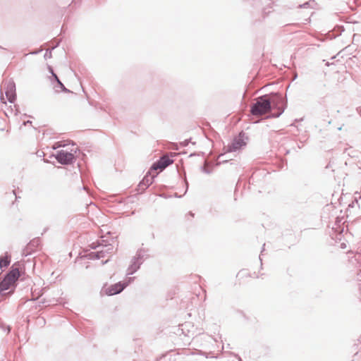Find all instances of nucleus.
<instances>
[{
	"label": "nucleus",
	"instance_id": "obj_24",
	"mask_svg": "<svg viewBox=\"0 0 361 361\" xmlns=\"http://www.w3.org/2000/svg\"><path fill=\"white\" fill-rule=\"evenodd\" d=\"M198 354H200V355H205L206 357H207V356L206 355V353L202 352V351H201V350H198Z\"/></svg>",
	"mask_w": 361,
	"mask_h": 361
},
{
	"label": "nucleus",
	"instance_id": "obj_6",
	"mask_svg": "<svg viewBox=\"0 0 361 361\" xmlns=\"http://www.w3.org/2000/svg\"><path fill=\"white\" fill-rule=\"evenodd\" d=\"M128 286V283L118 282L106 288L105 292L108 295H114L121 293Z\"/></svg>",
	"mask_w": 361,
	"mask_h": 361
},
{
	"label": "nucleus",
	"instance_id": "obj_17",
	"mask_svg": "<svg viewBox=\"0 0 361 361\" xmlns=\"http://www.w3.org/2000/svg\"><path fill=\"white\" fill-rule=\"evenodd\" d=\"M190 142V139L185 140L183 142H180V145L183 147H186Z\"/></svg>",
	"mask_w": 361,
	"mask_h": 361
},
{
	"label": "nucleus",
	"instance_id": "obj_22",
	"mask_svg": "<svg viewBox=\"0 0 361 361\" xmlns=\"http://www.w3.org/2000/svg\"><path fill=\"white\" fill-rule=\"evenodd\" d=\"M39 242V240L38 239H36V240H32V242L30 243L29 245L31 246V245H37Z\"/></svg>",
	"mask_w": 361,
	"mask_h": 361
},
{
	"label": "nucleus",
	"instance_id": "obj_25",
	"mask_svg": "<svg viewBox=\"0 0 361 361\" xmlns=\"http://www.w3.org/2000/svg\"><path fill=\"white\" fill-rule=\"evenodd\" d=\"M247 115H248V116H250V114H247ZM251 115H252V116H258V115H259V116H263L264 114H251Z\"/></svg>",
	"mask_w": 361,
	"mask_h": 361
},
{
	"label": "nucleus",
	"instance_id": "obj_2",
	"mask_svg": "<svg viewBox=\"0 0 361 361\" xmlns=\"http://www.w3.org/2000/svg\"><path fill=\"white\" fill-rule=\"evenodd\" d=\"M16 98V85L14 82L11 80L4 81L1 97L2 102L6 103V99H7L11 104H13Z\"/></svg>",
	"mask_w": 361,
	"mask_h": 361
},
{
	"label": "nucleus",
	"instance_id": "obj_4",
	"mask_svg": "<svg viewBox=\"0 0 361 361\" xmlns=\"http://www.w3.org/2000/svg\"><path fill=\"white\" fill-rule=\"evenodd\" d=\"M173 160L169 157L168 154L162 155L159 160L152 164L150 171H157L158 169L162 171L167 166L172 164Z\"/></svg>",
	"mask_w": 361,
	"mask_h": 361
},
{
	"label": "nucleus",
	"instance_id": "obj_18",
	"mask_svg": "<svg viewBox=\"0 0 361 361\" xmlns=\"http://www.w3.org/2000/svg\"><path fill=\"white\" fill-rule=\"evenodd\" d=\"M10 108L11 111H19V109L16 104H13V106H10Z\"/></svg>",
	"mask_w": 361,
	"mask_h": 361
},
{
	"label": "nucleus",
	"instance_id": "obj_30",
	"mask_svg": "<svg viewBox=\"0 0 361 361\" xmlns=\"http://www.w3.org/2000/svg\"><path fill=\"white\" fill-rule=\"evenodd\" d=\"M221 162H223V163H224V162H227V160H225V161H224V160H223Z\"/></svg>",
	"mask_w": 361,
	"mask_h": 361
},
{
	"label": "nucleus",
	"instance_id": "obj_20",
	"mask_svg": "<svg viewBox=\"0 0 361 361\" xmlns=\"http://www.w3.org/2000/svg\"><path fill=\"white\" fill-rule=\"evenodd\" d=\"M102 244L101 243H99L97 245H95V243H92V245H91V248L92 249H96L99 247H101Z\"/></svg>",
	"mask_w": 361,
	"mask_h": 361
},
{
	"label": "nucleus",
	"instance_id": "obj_31",
	"mask_svg": "<svg viewBox=\"0 0 361 361\" xmlns=\"http://www.w3.org/2000/svg\"><path fill=\"white\" fill-rule=\"evenodd\" d=\"M341 128H342L341 127H339V128H338V130H341Z\"/></svg>",
	"mask_w": 361,
	"mask_h": 361
},
{
	"label": "nucleus",
	"instance_id": "obj_3",
	"mask_svg": "<svg viewBox=\"0 0 361 361\" xmlns=\"http://www.w3.org/2000/svg\"><path fill=\"white\" fill-rule=\"evenodd\" d=\"M247 140V137L245 136V134L243 132L240 133L237 137L233 138L231 143L228 145V150L229 152H235L240 149L242 147L246 145Z\"/></svg>",
	"mask_w": 361,
	"mask_h": 361
},
{
	"label": "nucleus",
	"instance_id": "obj_12",
	"mask_svg": "<svg viewBox=\"0 0 361 361\" xmlns=\"http://www.w3.org/2000/svg\"><path fill=\"white\" fill-rule=\"evenodd\" d=\"M142 264L139 262L134 260L133 258L131 259L130 264L127 269V275H133L135 274L141 267Z\"/></svg>",
	"mask_w": 361,
	"mask_h": 361
},
{
	"label": "nucleus",
	"instance_id": "obj_8",
	"mask_svg": "<svg viewBox=\"0 0 361 361\" xmlns=\"http://www.w3.org/2000/svg\"><path fill=\"white\" fill-rule=\"evenodd\" d=\"M149 257V249L141 247L139 248L135 255L133 257L134 260L140 262L141 264H143L145 259H148Z\"/></svg>",
	"mask_w": 361,
	"mask_h": 361
},
{
	"label": "nucleus",
	"instance_id": "obj_23",
	"mask_svg": "<svg viewBox=\"0 0 361 361\" xmlns=\"http://www.w3.org/2000/svg\"><path fill=\"white\" fill-rule=\"evenodd\" d=\"M39 242V240L38 239H36V240H32V242L30 243L29 245L31 246V245H37Z\"/></svg>",
	"mask_w": 361,
	"mask_h": 361
},
{
	"label": "nucleus",
	"instance_id": "obj_9",
	"mask_svg": "<svg viewBox=\"0 0 361 361\" xmlns=\"http://www.w3.org/2000/svg\"><path fill=\"white\" fill-rule=\"evenodd\" d=\"M156 176L157 174L152 176L149 171L138 185L140 190H145L153 183Z\"/></svg>",
	"mask_w": 361,
	"mask_h": 361
},
{
	"label": "nucleus",
	"instance_id": "obj_11",
	"mask_svg": "<svg viewBox=\"0 0 361 361\" xmlns=\"http://www.w3.org/2000/svg\"><path fill=\"white\" fill-rule=\"evenodd\" d=\"M13 285H14V283L4 278L0 281V293L3 295L11 294L13 292V290H11L8 293H5V291L8 290Z\"/></svg>",
	"mask_w": 361,
	"mask_h": 361
},
{
	"label": "nucleus",
	"instance_id": "obj_26",
	"mask_svg": "<svg viewBox=\"0 0 361 361\" xmlns=\"http://www.w3.org/2000/svg\"><path fill=\"white\" fill-rule=\"evenodd\" d=\"M54 76H55V78H56V80H57L58 82H59V83H60V85H63L61 83L60 80H59L58 79V78L56 77V75H54Z\"/></svg>",
	"mask_w": 361,
	"mask_h": 361
},
{
	"label": "nucleus",
	"instance_id": "obj_15",
	"mask_svg": "<svg viewBox=\"0 0 361 361\" xmlns=\"http://www.w3.org/2000/svg\"><path fill=\"white\" fill-rule=\"evenodd\" d=\"M201 170H202V172H204V173H205L207 174H210L212 172V169H207L205 166H202L201 167Z\"/></svg>",
	"mask_w": 361,
	"mask_h": 361
},
{
	"label": "nucleus",
	"instance_id": "obj_13",
	"mask_svg": "<svg viewBox=\"0 0 361 361\" xmlns=\"http://www.w3.org/2000/svg\"><path fill=\"white\" fill-rule=\"evenodd\" d=\"M11 262V256L6 253L5 256L0 257V269L7 267Z\"/></svg>",
	"mask_w": 361,
	"mask_h": 361
},
{
	"label": "nucleus",
	"instance_id": "obj_14",
	"mask_svg": "<svg viewBox=\"0 0 361 361\" xmlns=\"http://www.w3.org/2000/svg\"><path fill=\"white\" fill-rule=\"evenodd\" d=\"M23 116H24V118L22 119V121H23L22 125L23 126H27V124H30L31 125L32 124V121H30V119H27V120L25 119L27 117L31 118V116H27V114H23Z\"/></svg>",
	"mask_w": 361,
	"mask_h": 361
},
{
	"label": "nucleus",
	"instance_id": "obj_21",
	"mask_svg": "<svg viewBox=\"0 0 361 361\" xmlns=\"http://www.w3.org/2000/svg\"><path fill=\"white\" fill-rule=\"evenodd\" d=\"M135 277H128L125 283H128V285L133 281Z\"/></svg>",
	"mask_w": 361,
	"mask_h": 361
},
{
	"label": "nucleus",
	"instance_id": "obj_16",
	"mask_svg": "<svg viewBox=\"0 0 361 361\" xmlns=\"http://www.w3.org/2000/svg\"><path fill=\"white\" fill-rule=\"evenodd\" d=\"M281 114H268L267 116L264 117V118H278Z\"/></svg>",
	"mask_w": 361,
	"mask_h": 361
},
{
	"label": "nucleus",
	"instance_id": "obj_28",
	"mask_svg": "<svg viewBox=\"0 0 361 361\" xmlns=\"http://www.w3.org/2000/svg\"><path fill=\"white\" fill-rule=\"evenodd\" d=\"M264 246H265V244H263V247H262V250L261 251V252L262 253L264 250Z\"/></svg>",
	"mask_w": 361,
	"mask_h": 361
},
{
	"label": "nucleus",
	"instance_id": "obj_1",
	"mask_svg": "<svg viewBox=\"0 0 361 361\" xmlns=\"http://www.w3.org/2000/svg\"><path fill=\"white\" fill-rule=\"evenodd\" d=\"M276 97L264 95L258 98L252 107L251 113H267L271 109V105Z\"/></svg>",
	"mask_w": 361,
	"mask_h": 361
},
{
	"label": "nucleus",
	"instance_id": "obj_10",
	"mask_svg": "<svg viewBox=\"0 0 361 361\" xmlns=\"http://www.w3.org/2000/svg\"><path fill=\"white\" fill-rule=\"evenodd\" d=\"M20 276V271L18 268H12L4 276L6 280L15 284Z\"/></svg>",
	"mask_w": 361,
	"mask_h": 361
},
{
	"label": "nucleus",
	"instance_id": "obj_7",
	"mask_svg": "<svg viewBox=\"0 0 361 361\" xmlns=\"http://www.w3.org/2000/svg\"><path fill=\"white\" fill-rule=\"evenodd\" d=\"M101 247V250L91 253V255H93L95 259H99L102 258L106 255V254L111 253L114 250V246L111 244H102Z\"/></svg>",
	"mask_w": 361,
	"mask_h": 361
},
{
	"label": "nucleus",
	"instance_id": "obj_5",
	"mask_svg": "<svg viewBox=\"0 0 361 361\" xmlns=\"http://www.w3.org/2000/svg\"><path fill=\"white\" fill-rule=\"evenodd\" d=\"M57 161L63 165L72 164L75 159V156L71 152L65 150H60L56 154Z\"/></svg>",
	"mask_w": 361,
	"mask_h": 361
},
{
	"label": "nucleus",
	"instance_id": "obj_29",
	"mask_svg": "<svg viewBox=\"0 0 361 361\" xmlns=\"http://www.w3.org/2000/svg\"><path fill=\"white\" fill-rule=\"evenodd\" d=\"M189 214H190V216H194V214H193L192 212H190Z\"/></svg>",
	"mask_w": 361,
	"mask_h": 361
},
{
	"label": "nucleus",
	"instance_id": "obj_27",
	"mask_svg": "<svg viewBox=\"0 0 361 361\" xmlns=\"http://www.w3.org/2000/svg\"><path fill=\"white\" fill-rule=\"evenodd\" d=\"M185 184H186V187H187V188H188V181H187V180H186V179H185Z\"/></svg>",
	"mask_w": 361,
	"mask_h": 361
},
{
	"label": "nucleus",
	"instance_id": "obj_19",
	"mask_svg": "<svg viewBox=\"0 0 361 361\" xmlns=\"http://www.w3.org/2000/svg\"><path fill=\"white\" fill-rule=\"evenodd\" d=\"M1 328L4 330H6L7 331V333H9L11 331V327L10 326H4V325H2L1 326Z\"/></svg>",
	"mask_w": 361,
	"mask_h": 361
}]
</instances>
